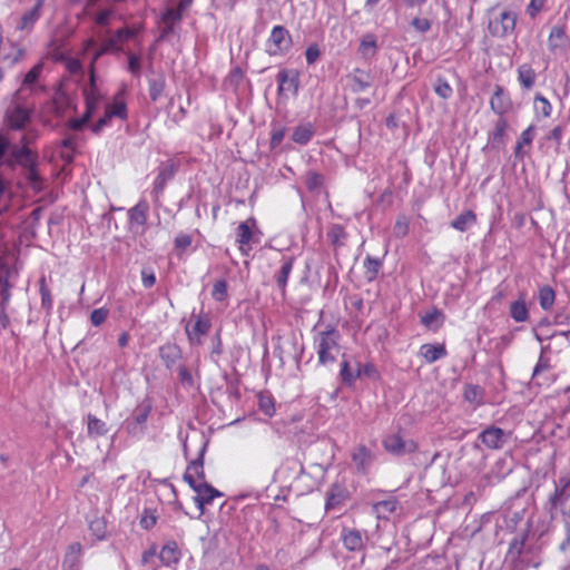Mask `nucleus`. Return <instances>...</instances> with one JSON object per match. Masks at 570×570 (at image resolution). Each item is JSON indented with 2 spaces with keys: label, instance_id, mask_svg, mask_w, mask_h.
<instances>
[{
  "label": "nucleus",
  "instance_id": "1",
  "mask_svg": "<svg viewBox=\"0 0 570 570\" xmlns=\"http://www.w3.org/2000/svg\"><path fill=\"white\" fill-rule=\"evenodd\" d=\"M38 153L32 149H19L14 151L13 158L6 159V165L10 168L20 166L24 169V177L33 190L42 189V178L38 171Z\"/></svg>",
  "mask_w": 570,
  "mask_h": 570
},
{
  "label": "nucleus",
  "instance_id": "2",
  "mask_svg": "<svg viewBox=\"0 0 570 570\" xmlns=\"http://www.w3.org/2000/svg\"><path fill=\"white\" fill-rule=\"evenodd\" d=\"M338 340L340 333L335 328L320 331L315 335L314 343L320 364L327 365L335 362L340 353Z\"/></svg>",
  "mask_w": 570,
  "mask_h": 570
},
{
  "label": "nucleus",
  "instance_id": "3",
  "mask_svg": "<svg viewBox=\"0 0 570 570\" xmlns=\"http://www.w3.org/2000/svg\"><path fill=\"white\" fill-rule=\"evenodd\" d=\"M517 13L508 9L493 8L489 12L488 30L492 37L507 38L515 29Z\"/></svg>",
  "mask_w": 570,
  "mask_h": 570
},
{
  "label": "nucleus",
  "instance_id": "4",
  "mask_svg": "<svg viewBox=\"0 0 570 570\" xmlns=\"http://www.w3.org/2000/svg\"><path fill=\"white\" fill-rule=\"evenodd\" d=\"M33 107L27 102V98H18L14 94L11 104L4 115L7 125L11 129L21 130L30 122Z\"/></svg>",
  "mask_w": 570,
  "mask_h": 570
},
{
  "label": "nucleus",
  "instance_id": "5",
  "mask_svg": "<svg viewBox=\"0 0 570 570\" xmlns=\"http://www.w3.org/2000/svg\"><path fill=\"white\" fill-rule=\"evenodd\" d=\"M547 48L554 59H567L570 55V38L563 26H553L550 30Z\"/></svg>",
  "mask_w": 570,
  "mask_h": 570
},
{
  "label": "nucleus",
  "instance_id": "6",
  "mask_svg": "<svg viewBox=\"0 0 570 570\" xmlns=\"http://www.w3.org/2000/svg\"><path fill=\"white\" fill-rule=\"evenodd\" d=\"M17 277V268L10 266L8 263H0V316L6 317V308L10 303L11 288L14 286Z\"/></svg>",
  "mask_w": 570,
  "mask_h": 570
},
{
  "label": "nucleus",
  "instance_id": "7",
  "mask_svg": "<svg viewBox=\"0 0 570 570\" xmlns=\"http://www.w3.org/2000/svg\"><path fill=\"white\" fill-rule=\"evenodd\" d=\"M510 438V431L491 425L479 434L478 440L490 450H500L509 442Z\"/></svg>",
  "mask_w": 570,
  "mask_h": 570
},
{
  "label": "nucleus",
  "instance_id": "8",
  "mask_svg": "<svg viewBox=\"0 0 570 570\" xmlns=\"http://www.w3.org/2000/svg\"><path fill=\"white\" fill-rule=\"evenodd\" d=\"M384 449L396 456L413 453L417 450V444L409 439L405 440L399 434H390L383 440Z\"/></svg>",
  "mask_w": 570,
  "mask_h": 570
},
{
  "label": "nucleus",
  "instance_id": "9",
  "mask_svg": "<svg viewBox=\"0 0 570 570\" xmlns=\"http://www.w3.org/2000/svg\"><path fill=\"white\" fill-rule=\"evenodd\" d=\"M292 46V37L283 26H275L268 39V52L277 55L287 51Z\"/></svg>",
  "mask_w": 570,
  "mask_h": 570
},
{
  "label": "nucleus",
  "instance_id": "10",
  "mask_svg": "<svg viewBox=\"0 0 570 570\" xmlns=\"http://www.w3.org/2000/svg\"><path fill=\"white\" fill-rule=\"evenodd\" d=\"M204 452H205V444L199 450V455L193 460L187 470L184 473V480L190 485V488L195 491V488L197 485H200V482L205 478L204 473Z\"/></svg>",
  "mask_w": 570,
  "mask_h": 570
},
{
  "label": "nucleus",
  "instance_id": "11",
  "mask_svg": "<svg viewBox=\"0 0 570 570\" xmlns=\"http://www.w3.org/2000/svg\"><path fill=\"white\" fill-rule=\"evenodd\" d=\"M550 512L553 515L554 511L560 509L563 515L570 518V491L568 484L562 488L556 485L554 493L549 499Z\"/></svg>",
  "mask_w": 570,
  "mask_h": 570
},
{
  "label": "nucleus",
  "instance_id": "12",
  "mask_svg": "<svg viewBox=\"0 0 570 570\" xmlns=\"http://www.w3.org/2000/svg\"><path fill=\"white\" fill-rule=\"evenodd\" d=\"M490 107L499 117H503L512 108V101L503 87L495 86L494 92L490 99Z\"/></svg>",
  "mask_w": 570,
  "mask_h": 570
},
{
  "label": "nucleus",
  "instance_id": "13",
  "mask_svg": "<svg viewBox=\"0 0 570 570\" xmlns=\"http://www.w3.org/2000/svg\"><path fill=\"white\" fill-rule=\"evenodd\" d=\"M41 70L42 65L38 63L24 75L21 87L16 91L18 98H28L36 90Z\"/></svg>",
  "mask_w": 570,
  "mask_h": 570
},
{
  "label": "nucleus",
  "instance_id": "14",
  "mask_svg": "<svg viewBox=\"0 0 570 570\" xmlns=\"http://www.w3.org/2000/svg\"><path fill=\"white\" fill-rule=\"evenodd\" d=\"M195 502L202 512L204 511L205 504H210L215 498L223 495L222 492H219L204 480L200 482V485L195 488Z\"/></svg>",
  "mask_w": 570,
  "mask_h": 570
},
{
  "label": "nucleus",
  "instance_id": "15",
  "mask_svg": "<svg viewBox=\"0 0 570 570\" xmlns=\"http://www.w3.org/2000/svg\"><path fill=\"white\" fill-rule=\"evenodd\" d=\"M95 49L92 57L89 62V75L91 72H95V65L97 60L102 57L106 53L115 52V43L112 41H108L107 39H104L101 45L99 47L96 46V41L94 39H89L86 42V50Z\"/></svg>",
  "mask_w": 570,
  "mask_h": 570
},
{
  "label": "nucleus",
  "instance_id": "16",
  "mask_svg": "<svg viewBox=\"0 0 570 570\" xmlns=\"http://www.w3.org/2000/svg\"><path fill=\"white\" fill-rule=\"evenodd\" d=\"M341 539L344 548L348 551L360 552L364 549L362 533L356 529L343 528Z\"/></svg>",
  "mask_w": 570,
  "mask_h": 570
},
{
  "label": "nucleus",
  "instance_id": "17",
  "mask_svg": "<svg viewBox=\"0 0 570 570\" xmlns=\"http://www.w3.org/2000/svg\"><path fill=\"white\" fill-rule=\"evenodd\" d=\"M372 82L373 79L370 72L362 69H355L353 73L348 76V86L355 94L365 91L372 87Z\"/></svg>",
  "mask_w": 570,
  "mask_h": 570
},
{
  "label": "nucleus",
  "instance_id": "18",
  "mask_svg": "<svg viewBox=\"0 0 570 570\" xmlns=\"http://www.w3.org/2000/svg\"><path fill=\"white\" fill-rule=\"evenodd\" d=\"M149 415V407L140 409L132 419L125 422V429L134 436L141 435L145 430V424Z\"/></svg>",
  "mask_w": 570,
  "mask_h": 570
},
{
  "label": "nucleus",
  "instance_id": "19",
  "mask_svg": "<svg viewBox=\"0 0 570 570\" xmlns=\"http://www.w3.org/2000/svg\"><path fill=\"white\" fill-rule=\"evenodd\" d=\"M85 96H86V111L88 114L92 115L100 101V98H101V96L98 91V88L96 86V73L95 72H91V75H89V88L85 89Z\"/></svg>",
  "mask_w": 570,
  "mask_h": 570
},
{
  "label": "nucleus",
  "instance_id": "20",
  "mask_svg": "<svg viewBox=\"0 0 570 570\" xmlns=\"http://www.w3.org/2000/svg\"><path fill=\"white\" fill-rule=\"evenodd\" d=\"M43 0H37L36 4L23 13L17 28L20 30L30 31L36 21L40 18Z\"/></svg>",
  "mask_w": 570,
  "mask_h": 570
},
{
  "label": "nucleus",
  "instance_id": "21",
  "mask_svg": "<svg viewBox=\"0 0 570 570\" xmlns=\"http://www.w3.org/2000/svg\"><path fill=\"white\" fill-rule=\"evenodd\" d=\"M277 81L279 94L283 91H292L293 94L297 92L298 79L295 73L288 70H281L277 75Z\"/></svg>",
  "mask_w": 570,
  "mask_h": 570
},
{
  "label": "nucleus",
  "instance_id": "22",
  "mask_svg": "<svg viewBox=\"0 0 570 570\" xmlns=\"http://www.w3.org/2000/svg\"><path fill=\"white\" fill-rule=\"evenodd\" d=\"M148 209L149 206L146 202H139L129 210V220L132 228L145 226Z\"/></svg>",
  "mask_w": 570,
  "mask_h": 570
},
{
  "label": "nucleus",
  "instance_id": "23",
  "mask_svg": "<svg viewBox=\"0 0 570 570\" xmlns=\"http://www.w3.org/2000/svg\"><path fill=\"white\" fill-rule=\"evenodd\" d=\"M80 543H72L65 554L62 568L63 570H79L80 567Z\"/></svg>",
  "mask_w": 570,
  "mask_h": 570
},
{
  "label": "nucleus",
  "instance_id": "24",
  "mask_svg": "<svg viewBox=\"0 0 570 570\" xmlns=\"http://www.w3.org/2000/svg\"><path fill=\"white\" fill-rule=\"evenodd\" d=\"M518 81L525 90H531L537 80V73L529 63H523L518 67Z\"/></svg>",
  "mask_w": 570,
  "mask_h": 570
},
{
  "label": "nucleus",
  "instance_id": "25",
  "mask_svg": "<svg viewBox=\"0 0 570 570\" xmlns=\"http://www.w3.org/2000/svg\"><path fill=\"white\" fill-rule=\"evenodd\" d=\"M176 168L174 164H164L159 167V173L154 183V191L159 194L163 191L166 183L175 175Z\"/></svg>",
  "mask_w": 570,
  "mask_h": 570
},
{
  "label": "nucleus",
  "instance_id": "26",
  "mask_svg": "<svg viewBox=\"0 0 570 570\" xmlns=\"http://www.w3.org/2000/svg\"><path fill=\"white\" fill-rule=\"evenodd\" d=\"M159 558L165 566H171L179 561L180 551L175 541L167 542L159 552Z\"/></svg>",
  "mask_w": 570,
  "mask_h": 570
},
{
  "label": "nucleus",
  "instance_id": "27",
  "mask_svg": "<svg viewBox=\"0 0 570 570\" xmlns=\"http://www.w3.org/2000/svg\"><path fill=\"white\" fill-rule=\"evenodd\" d=\"M420 355L428 363H434L446 355V350L443 345L424 344L420 348Z\"/></svg>",
  "mask_w": 570,
  "mask_h": 570
},
{
  "label": "nucleus",
  "instance_id": "28",
  "mask_svg": "<svg viewBox=\"0 0 570 570\" xmlns=\"http://www.w3.org/2000/svg\"><path fill=\"white\" fill-rule=\"evenodd\" d=\"M510 316L518 323L528 321L529 311L525 304V294H520L519 299L511 304Z\"/></svg>",
  "mask_w": 570,
  "mask_h": 570
},
{
  "label": "nucleus",
  "instance_id": "29",
  "mask_svg": "<svg viewBox=\"0 0 570 570\" xmlns=\"http://www.w3.org/2000/svg\"><path fill=\"white\" fill-rule=\"evenodd\" d=\"M252 237L253 233L248 222L240 223L236 232V242L238 243L239 249L244 255L248 254L249 247L247 248V246L249 245Z\"/></svg>",
  "mask_w": 570,
  "mask_h": 570
},
{
  "label": "nucleus",
  "instance_id": "30",
  "mask_svg": "<svg viewBox=\"0 0 570 570\" xmlns=\"http://www.w3.org/2000/svg\"><path fill=\"white\" fill-rule=\"evenodd\" d=\"M508 121L504 117H499L494 124L493 130L490 132L489 141L492 147H499L504 142Z\"/></svg>",
  "mask_w": 570,
  "mask_h": 570
},
{
  "label": "nucleus",
  "instance_id": "31",
  "mask_svg": "<svg viewBox=\"0 0 570 570\" xmlns=\"http://www.w3.org/2000/svg\"><path fill=\"white\" fill-rule=\"evenodd\" d=\"M159 356L167 368L175 365L177 360L180 357V350L175 344H167L160 347Z\"/></svg>",
  "mask_w": 570,
  "mask_h": 570
},
{
  "label": "nucleus",
  "instance_id": "32",
  "mask_svg": "<svg viewBox=\"0 0 570 570\" xmlns=\"http://www.w3.org/2000/svg\"><path fill=\"white\" fill-rule=\"evenodd\" d=\"M376 37L372 33L364 35L358 47L360 55L365 59H370L376 55Z\"/></svg>",
  "mask_w": 570,
  "mask_h": 570
},
{
  "label": "nucleus",
  "instance_id": "33",
  "mask_svg": "<svg viewBox=\"0 0 570 570\" xmlns=\"http://www.w3.org/2000/svg\"><path fill=\"white\" fill-rule=\"evenodd\" d=\"M346 499L345 490L338 485L333 484L326 500V510H332L338 508Z\"/></svg>",
  "mask_w": 570,
  "mask_h": 570
},
{
  "label": "nucleus",
  "instance_id": "34",
  "mask_svg": "<svg viewBox=\"0 0 570 570\" xmlns=\"http://www.w3.org/2000/svg\"><path fill=\"white\" fill-rule=\"evenodd\" d=\"M135 36H136V30L130 29V28H120V29L116 30L112 35L107 37L106 39L108 41H112L115 43V52H119L122 50L121 45L125 41L132 39Z\"/></svg>",
  "mask_w": 570,
  "mask_h": 570
},
{
  "label": "nucleus",
  "instance_id": "35",
  "mask_svg": "<svg viewBox=\"0 0 570 570\" xmlns=\"http://www.w3.org/2000/svg\"><path fill=\"white\" fill-rule=\"evenodd\" d=\"M476 222V216L472 210H465L451 222V226L460 232L468 230Z\"/></svg>",
  "mask_w": 570,
  "mask_h": 570
},
{
  "label": "nucleus",
  "instance_id": "36",
  "mask_svg": "<svg viewBox=\"0 0 570 570\" xmlns=\"http://www.w3.org/2000/svg\"><path fill=\"white\" fill-rule=\"evenodd\" d=\"M327 238L335 248H338L345 245L347 234L342 225L334 224L328 228Z\"/></svg>",
  "mask_w": 570,
  "mask_h": 570
},
{
  "label": "nucleus",
  "instance_id": "37",
  "mask_svg": "<svg viewBox=\"0 0 570 570\" xmlns=\"http://www.w3.org/2000/svg\"><path fill=\"white\" fill-rule=\"evenodd\" d=\"M397 501L395 499H387L376 502L373 510L379 519H389V517L396 510Z\"/></svg>",
  "mask_w": 570,
  "mask_h": 570
},
{
  "label": "nucleus",
  "instance_id": "38",
  "mask_svg": "<svg viewBox=\"0 0 570 570\" xmlns=\"http://www.w3.org/2000/svg\"><path fill=\"white\" fill-rule=\"evenodd\" d=\"M87 431L90 438H98L107 434L108 428L106 423L95 415H88Z\"/></svg>",
  "mask_w": 570,
  "mask_h": 570
},
{
  "label": "nucleus",
  "instance_id": "39",
  "mask_svg": "<svg viewBox=\"0 0 570 570\" xmlns=\"http://www.w3.org/2000/svg\"><path fill=\"white\" fill-rule=\"evenodd\" d=\"M352 460L358 470H364L371 462V452L364 445H358L352 452Z\"/></svg>",
  "mask_w": 570,
  "mask_h": 570
},
{
  "label": "nucleus",
  "instance_id": "40",
  "mask_svg": "<svg viewBox=\"0 0 570 570\" xmlns=\"http://www.w3.org/2000/svg\"><path fill=\"white\" fill-rule=\"evenodd\" d=\"M533 109L538 116L543 118H549L552 114V106L550 101L541 94H537L534 96Z\"/></svg>",
  "mask_w": 570,
  "mask_h": 570
},
{
  "label": "nucleus",
  "instance_id": "41",
  "mask_svg": "<svg viewBox=\"0 0 570 570\" xmlns=\"http://www.w3.org/2000/svg\"><path fill=\"white\" fill-rule=\"evenodd\" d=\"M313 134L311 125H299L294 129L292 139L296 144L306 145L312 139Z\"/></svg>",
  "mask_w": 570,
  "mask_h": 570
},
{
  "label": "nucleus",
  "instance_id": "42",
  "mask_svg": "<svg viewBox=\"0 0 570 570\" xmlns=\"http://www.w3.org/2000/svg\"><path fill=\"white\" fill-rule=\"evenodd\" d=\"M293 258L289 257V258H286L284 262H283V265L279 269V272L277 273L276 275V283L278 285V287L284 291L285 287H286V284H287V279L289 277V274L292 273V269H293Z\"/></svg>",
  "mask_w": 570,
  "mask_h": 570
},
{
  "label": "nucleus",
  "instance_id": "43",
  "mask_svg": "<svg viewBox=\"0 0 570 570\" xmlns=\"http://www.w3.org/2000/svg\"><path fill=\"white\" fill-rule=\"evenodd\" d=\"M381 261L379 258H374L372 256H366L364 261V268H365V277L368 282H372L376 278L380 268H381Z\"/></svg>",
  "mask_w": 570,
  "mask_h": 570
},
{
  "label": "nucleus",
  "instance_id": "44",
  "mask_svg": "<svg viewBox=\"0 0 570 570\" xmlns=\"http://www.w3.org/2000/svg\"><path fill=\"white\" fill-rule=\"evenodd\" d=\"M37 132L35 130H28L26 131L22 137L20 138V145H13L10 154L8 155L7 159L13 158L14 151L26 148L31 149L29 146L32 144L37 138Z\"/></svg>",
  "mask_w": 570,
  "mask_h": 570
},
{
  "label": "nucleus",
  "instance_id": "45",
  "mask_svg": "<svg viewBox=\"0 0 570 570\" xmlns=\"http://www.w3.org/2000/svg\"><path fill=\"white\" fill-rule=\"evenodd\" d=\"M556 294L550 286H543L539 292V303L543 309H550L554 303Z\"/></svg>",
  "mask_w": 570,
  "mask_h": 570
},
{
  "label": "nucleus",
  "instance_id": "46",
  "mask_svg": "<svg viewBox=\"0 0 570 570\" xmlns=\"http://www.w3.org/2000/svg\"><path fill=\"white\" fill-rule=\"evenodd\" d=\"M165 89V80L164 78H155L149 80V97L153 101H157Z\"/></svg>",
  "mask_w": 570,
  "mask_h": 570
},
{
  "label": "nucleus",
  "instance_id": "47",
  "mask_svg": "<svg viewBox=\"0 0 570 570\" xmlns=\"http://www.w3.org/2000/svg\"><path fill=\"white\" fill-rule=\"evenodd\" d=\"M10 189L9 183L0 176V215L9 208Z\"/></svg>",
  "mask_w": 570,
  "mask_h": 570
},
{
  "label": "nucleus",
  "instance_id": "48",
  "mask_svg": "<svg viewBox=\"0 0 570 570\" xmlns=\"http://www.w3.org/2000/svg\"><path fill=\"white\" fill-rule=\"evenodd\" d=\"M210 321L209 318L207 317H202L199 316L194 326H193V330L189 331L187 328V334L189 335V337L191 336L193 333L197 334V335H205L208 333V331L210 330Z\"/></svg>",
  "mask_w": 570,
  "mask_h": 570
},
{
  "label": "nucleus",
  "instance_id": "49",
  "mask_svg": "<svg viewBox=\"0 0 570 570\" xmlns=\"http://www.w3.org/2000/svg\"><path fill=\"white\" fill-rule=\"evenodd\" d=\"M434 91L442 99H449L453 94L452 87L444 78L441 77L435 81Z\"/></svg>",
  "mask_w": 570,
  "mask_h": 570
},
{
  "label": "nucleus",
  "instance_id": "50",
  "mask_svg": "<svg viewBox=\"0 0 570 570\" xmlns=\"http://www.w3.org/2000/svg\"><path fill=\"white\" fill-rule=\"evenodd\" d=\"M89 529L92 532V534L99 540L106 537V522L102 518H96L92 521H90Z\"/></svg>",
  "mask_w": 570,
  "mask_h": 570
},
{
  "label": "nucleus",
  "instance_id": "51",
  "mask_svg": "<svg viewBox=\"0 0 570 570\" xmlns=\"http://www.w3.org/2000/svg\"><path fill=\"white\" fill-rule=\"evenodd\" d=\"M73 149H75V139L72 137H66L61 141V157L67 160L71 161L73 159Z\"/></svg>",
  "mask_w": 570,
  "mask_h": 570
},
{
  "label": "nucleus",
  "instance_id": "52",
  "mask_svg": "<svg viewBox=\"0 0 570 570\" xmlns=\"http://www.w3.org/2000/svg\"><path fill=\"white\" fill-rule=\"evenodd\" d=\"M106 111L111 117H118L120 119H125L127 117L126 105L122 101H116L114 104L107 105Z\"/></svg>",
  "mask_w": 570,
  "mask_h": 570
},
{
  "label": "nucleus",
  "instance_id": "53",
  "mask_svg": "<svg viewBox=\"0 0 570 570\" xmlns=\"http://www.w3.org/2000/svg\"><path fill=\"white\" fill-rule=\"evenodd\" d=\"M548 0H530L527 6L525 12L530 18H535L541 11L546 9Z\"/></svg>",
  "mask_w": 570,
  "mask_h": 570
},
{
  "label": "nucleus",
  "instance_id": "54",
  "mask_svg": "<svg viewBox=\"0 0 570 570\" xmlns=\"http://www.w3.org/2000/svg\"><path fill=\"white\" fill-rule=\"evenodd\" d=\"M212 296L216 301H224L227 297V283L224 279L217 281L212 291Z\"/></svg>",
  "mask_w": 570,
  "mask_h": 570
},
{
  "label": "nucleus",
  "instance_id": "55",
  "mask_svg": "<svg viewBox=\"0 0 570 570\" xmlns=\"http://www.w3.org/2000/svg\"><path fill=\"white\" fill-rule=\"evenodd\" d=\"M112 9H102L94 16V21L100 27L109 26L110 19L114 16Z\"/></svg>",
  "mask_w": 570,
  "mask_h": 570
},
{
  "label": "nucleus",
  "instance_id": "56",
  "mask_svg": "<svg viewBox=\"0 0 570 570\" xmlns=\"http://www.w3.org/2000/svg\"><path fill=\"white\" fill-rule=\"evenodd\" d=\"M376 374H377V372H376V367L374 366V364H372V363H366V364L357 363L356 379L362 377V376L374 379L376 376Z\"/></svg>",
  "mask_w": 570,
  "mask_h": 570
},
{
  "label": "nucleus",
  "instance_id": "57",
  "mask_svg": "<svg viewBox=\"0 0 570 570\" xmlns=\"http://www.w3.org/2000/svg\"><path fill=\"white\" fill-rule=\"evenodd\" d=\"M396 237H404L409 233V220L405 216H400L393 227Z\"/></svg>",
  "mask_w": 570,
  "mask_h": 570
},
{
  "label": "nucleus",
  "instance_id": "58",
  "mask_svg": "<svg viewBox=\"0 0 570 570\" xmlns=\"http://www.w3.org/2000/svg\"><path fill=\"white\" fill-rule=\"evenodd\" d=\"M341 379L344 383L352 384L356 380V372L353 373L350 368V364L346 360L341 363L340 371Z\"/></svg>",
  "mask_w": 570,
  "mask_h": 570
},
{
  "label": "nucleus",
  "instance_id": "59",
  "mask_svg": "<svg viewBox=\"0 0 570 570\" xmlns=\"http://www.w3.org/2000/svg\"><path fill=\"white\" fill-rule=\"evenodd\" d=\"M12 146L9 138L0 134V166L6 165V159Z\"/></svg>",
  "mask_w": 570,
  "mask_h": 570
},
{
  "label": "nucleus",
  "instance_id": "60",
  "mask_svg": "<svg viewBox=\"0 0 570 570\" xmlns=\"http://www.w3.org/2000/svg\"><path fill=\"white\" fill-rule=\"evenodd\" d=\"M181 14L183 13L180 12V9L168 8L163 14V22L175 24L176 22L180 21Z\"/></svg>",
  "mask_w": 570,
  "mask_h": 570
},
{
  "label": "nucleus",
  "instance_id": "61",
  "mask_svg": "<svg viewBox=\"0 0 570 570\" xmlns=\"http://www.w3.org/2000/svg\"><path fill=\"white\" fill-rule=\"evenodd\" d=\"M306 61L308 65L315 63L321 57V50L317 43H311L305 51Z\"/></svg>",
  "mask_w": 570,
  "mask_h": 570
},
{
  "label": "nucleus",
  "instance_id": "62",
  "mask_svg": "<svg viewBox=\"0 0 570 570\" xmlns=\"http://www.w3.org/2000/svg\"><path fill=\"white\" fill-rule=\"evenodd\" d=\"M323 177L314 171H309L306 175V186L309 190H314L322 185Z\"/></svg>",
  "mask_w": 570,
  "mask_h": 570
},
{
  "label": "nucleus",
  "instance_id": "63",
  "mask_svg": "<svg viewBox=\"0 0 570 570\" xmlns=\"http://www.w3.org/2000/svg\"><path fill=\"white\" fill-rule=\"evenodd\" d=\"M141 69L140 58L135 53H128V70L134 76H139Z\"/></svg>",
  "mask_w": 570,
  "mask_h": 570
},
{
  "label": "nucleus",
  "instance_id": "64",
  "mask_svg": "<svg viewBox=\"0 0 570 570\" xmlns=\"http://www.w3.org/2000/svg\"><path fill=\"white\" fill-rule=\"evenodd\" d=\"M108 316V311L105 308H97L91 312L90 321L92 325L99 326L101 325Z\"/></svg>",
  "mask_w": 570,
  "mask_h": 570
}]
</instances>
